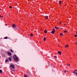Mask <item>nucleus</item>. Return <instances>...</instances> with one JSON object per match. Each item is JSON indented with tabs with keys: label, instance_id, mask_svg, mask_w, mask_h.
I'll list each match as a JSON object with an SVG mask.
<instances>
[{
	"label": "nucleus",
	"instance_id": "nucleus-1",
	"mask_svg": "<svg viewBox=\"0 0 77 77\" xmlns=\"http://www.w3.org/2000/svg\"><path fill=\"white\" fill-rule=\"evenodd\" d=\"M13 58L14 59V60L16 62H18V57L16 55H14L13 56Z\"/></svg>",
	"mask_w": 77,
	"mask_h": 77
},
{
	"label": "nucleus",
	"instance_id": "nucleus-2",
	"mask_svg": "<svg viewBox=\"0 0 77 77\" xmlns=\"http://www.w3.org/2000/svg\"><path fill=\"white\" fill-rule=\"evenodd\" d=\"M10 67H11L13 69H15V66L13 64H11L10 66Z\"/></svg>",
	"mask_w": 77,
	"mask_h": 77
},
{
	"label": "nucleus",
	"instance_id": "nucleus-3",
	"mask_svg": "<svg viewBox=\"0 0 77 77\" xmlns=\"http://www.w3.org/2000/svg\"><path fill=\"white\" fill-rule=\"evenodd\" d=\"M56 32L55 29H53L52 31L51 32V33L52 34H54V32Z\"/></svg>",
	"mask_w": 77,
	"mask_h": 77
},
{
	"label": "nucleus",
	"instance_id": "nucleus-4",
	"mask_svg": "<svg viewBox=\"0 0 77 77\" xmlns=\"http://www.w3.org/2000/svg\"><path fill=\"white\" fill-rule=\"evenodd\" d=\"M8 60H9V61H10V62H11V61H12V59L11 58L9 57L8 58Z\"/></svg>",
	"mask_w": 77,
	"mask_h": 77
},
{
	"label": "nucleus",
	"instance_id": "nucleus-5",
	"mask_svg": "<svg viewBox=\"0 0 77 77\" xmlns=\"http://www.w3.org/2000/svg\"><path fill=\"white\" fill-rule=\"evenodd\" d=\"M12 27L13 28H15L16 27V25L15 24H13L12 25Z\"/></svg>",
	"mask_w": 77,
	"mask_h": 77
},
{
	"label": "nucleus",
	"instance_id": "nucleus-6",
	"mask_svg": "<svg viewBox=\"0 0 77 77\" xmlns=\"http://www.w3.org/2000/svg\"><path fill=\"white\" fill-rule=\"evenodd\" d=\"M8 54L9 56H11V55H12V54L9 52H8Z\"/></svg>",
	"mask_w": 77,
	"mask_h": 77
},
{
	"label": "nucleus",
	"instance_id": "nucleus-7",
	"mask_svg": "<svg viewBox=\"0 0 77 77\" xmlns=\"http://www.w3.org/2000/svg\"><path fill=\"white\" fill-rule=\"evenodd\" d=\"M58 53L60 55H61V52H60V51H58Z\"/></svg>",
	"mask_w": 77,
	"mask_h": 77
},
{
	"label": "nucleus",
	"instance_id": "nucleus-8",
	"mask_svg": "<svg viewBox=\"0 0 77 77\" xmlns=\"http://www.w3.org/2000/svg\"><path fill=\"white\" fill-rule=\"evenodd\" d=\"M45 18L46 19V20H47L48 18V16H46L45 17Z\"/></svg>",
	"mask_w": 77,
	"mask_h": 77
},
{
	"label": "nucleus",
	"instance_id": "nucleus-9",
	"mask_svg": "<svg viewBox=\"0 0 77 77\" xmlns=\"http://www.w3.org/2000/svg\"><path fill=\"white\" fill-rule=\"evenodd\" d=\"M44 32L45 33H47V30L45 29L44 31Z\"/></svg>",
	"mask_w": 77,
	"mask_h": 77
},
{
	"label": "nucleus",
	"instance_id": "nucleus-10",
	"mask_svg": "<svg viewBox=\"0 0 77 77\" xmlns=\"http://www.w3.org/2000/svg\"><path fill=\"white\" fill-rule=\"evenodd\" d=\"M5 62H9V60L8 59H6L5 60Z\"/></svg>",
	"mask_w": 77,
	"mask_h": 77
},
{
	"label": "nucleus",
	"instance_id": "nucleus-11",
	"mask_svg": "<svg viewBox=\"0 0 77 77\" xmlns=\"http://www.w3.org/2000/svg\"><path fill=\"white\" fill-rule=\"evenodd\" d=\"M4 39H8V37H5L4 38Z\"/></svg>",
	"mask_w": 77,
	"mask_h": 77
},
{
	"label": "nucleus",
	"instance_id": "nucleus-12",
	"mask_svg": "<svg viewBox=\"0 0 77 77\" xmlns=\"http://www.w3.org/2000/svg\"><path fill=\"white\" fill-rule=\"evenodd\" d=\"M44 41H45V40L46 39V38L44 37V38H43Z\"/></svg>",
	"mask_w": 77,
	"mask_h": 77
},
{
	"label": "nucleus",
	"instance_id": "nucleus-13",
	"mask_svg": "<svg viewBox=\"0 0 77 77\" xmlns=\"http://www.w3.org/2000/svg\"><path fill=\"white\" fill-rule=\"evenodd\" d=\"M68 46V45L67 44L66 45H65V47L67 48V47Z\"/></svg>",
	"mask_w": 77,
	"mask_h": 77
},
{
	"label": "nucleus",
	"instance_id": "nucleus-14",
	"mask_svg": "<svg viewBox=\"0 0 77 77\" xmlns=\"http://www.w3.org/2000/svg\"><path fill=\"white\" fill-rule=\"evenodd\" d=\"M0 73H2V70L0 69Z\"/></svg>",
	"mask_w": 77,
	"mask_h": 77
},
{
	"label": "nucleus",
	"instance_id": "nucleus-15",
	"mask_svg": "<svg viewBox=\"0 0 77 77\" xmlns=\"http://www.w3.org/2000/svg\"><path fill=\"white\" fill-rule=\"evenodd\" d=\"M60 36H63V34L62 33H60Z\"/></svg>",
	"mask_w": 77,
	"mask_h": 77
},
{
	"label": "nucleus",
	"instance_id": "nucleus-16",
	"mask_svg": "<svg viewBox=\"0 0 77 77\" xmlns=\"http://www.w3.org/2000/svg\"><path fill=\"white\" fill-rule=\"evenodd\" d=\"M59 2V4H61V1H60Z\"/></svg>",
	"mask_w": 77,
	"mask_h": 77
},
{
	"label": "nucleus",
	"instance_id": "nucleus-17",
	"mask_svg": "<svg viewBox=\"0 0 77 77\" xmlns=\"http://www.w3.org/2000/svg\"><path fill=\"white\" fill-rule=\"evenodd\" d=\"M30 36H32H32H33V34H31L30 35Z\"/></svg>",
	"mask_w": 77,
	"mask_h": 77
},
{
	"label": "nucleus",
	"instance_id": "nucleus-18",
	"mask_svg": "<svg viewBox=\"0 0 77 77\" xmlns=\"http://www.w3.org/2000/svg\"><path fill=\"white\" fill-rule=\"evenodd\" d=\"M75 37H77V35L76 34H75L74 35Z\"/></svg>",
	"mask_w": 77,
	"mask_h": 77
},
{
	"label": "nucleus",
	"instance_id": "nucleus-19",
	"mask_svg": "<svg viewBox=\"0 0 77 77\" xmlns=\"http://www.w3.org/2000/svg\"><path fill=\"white\" fill-rule=\"evenodd\" d=\"M10 51H11V52L12 53H13L14 52H13V51H12V50H10Z\"/></svg>",
	"mask_w": 77,
	"mask_h": 77
},
{
	"label": "nucleus",
	"instance_id": "nucleus-20",
	"mask_svg": "<svg viewBox=\"0 0 77 77\" xmlns=\"http://www.w3.org/2000/svg\"><path fill=\"white\" fill-rule=\"evenodd\" d=\"M9 8L11 9H12V6H10Z\"/></svg>",
	"mask_w": 77,
	"mask_h": 77
},
{
	"label": "nucleus",
	"instance_id": "nucleus-21",
	"mask_svg": "<svg viewBox=\"0 0 77 77\" xmlns=\"http://www.w3.org/2000/svg\"><path fill=\"white\" fill-rule=\"evenodd\" d=\"M64 33H65L66 32H67L66 31H64Z\"/></svg>",
	"mask_w": 77,
	"mask_h": 77
},
{
	"label": "nucleus",
	"instance_id": "nucleus-22",
	"mask_svg": "<svg viewBox=\"0 0 77 77\" xmlns=\"http://www.w3.org/2000/svg\"><path fill=\"white\" fill-rule=\"evenodd\" d=\"M54 57H55V58H56V57H57V56H55Z\"/></svg>",
	"mask_w": 77,
	"mask_h": 77
},
{
	"label": "nucleus",
	"instance_id": "nucleus-23",
	"mask_svg": "<svg viewBox=\"0 0 77 77\" xmlns=\"http://www.w3.org/2000/svg\"><path fill=\"white\" fill-rule=\"evenodd\" d=\"M12 71H11V73H12V74H14V73H13V72H12Z\"/></svg>",
	"mask_w": 77,
	"mask_h": 77
},
{
	"label": "nucleus",
	"instance_id": "nucleus-24",
	"mask_svg": "<svg viewBox=\"0 0 77 77\" xmlns=\"http://www.w3.org/2000/svg\"><path fill=\"white\" fill-rule=\"evenodd\" d=\"M52 68H55V66H54L53 67H52Z\"/></svg>",
	"mask_w": 77,
	"mask_h": 77
},
{
	"label": "nucleus",
	"instance_id": "nucleus-25",
	"mask_svg": "<svg viewBox=\"0 0 77 77\" xmlns=\"http://www.w3.org/2000/svg\"><path fill=\"white\" fill-rule=\"evenodd\" d=\"M73 73H75V72H74V71H73Z\"/></svg>",
	"mask_w": 77,
	"mask_h": 77
},
{
	"label": "nucleus",
	"instance_id": "nucleus-26",
	"mask_svg": "<svg viewBox=\"0 0 77 77\" xmlns=\"http://www.w3.org/2000/svg\"><path fill=\"white\" fill-rule=\"evenodd\" d=\"M62 22H60L59 23V24H60V23H62Z\"/></svg>",
	"mask_w": 77,
	"mask_h": 77
},
{
	"label": "nucleus",
	"instance_id": "nucleus-27",
	"mask_svg": "<svg viewBox=\"0 0 77 77\" xmlns=\"http://www.w3.org/2000/svg\"><path fill=\"white\" fill-rule=\"evenodd\" d=\"M55 28H56V29H57V27L55 26Z\"/></svg>",
	"mask_w": 77,
	"mask_h": 77
},
{
	"label": "nucleus",
	"instance_id": "nucleus-28",
	"mask_svg": "<svg viewBox=\"0 0 77 77\" xmlns=\"http://www.w3.org/2000/svg\"><path fill=\"white\" fill-rule=\"evenodd\" d=\"M75 71H77V70H76V69H75Z\"/></svg>",
	"mask_w": 77,
	"mask_h": 77
},
{
	"label": "nucleus",
	"instance_id": "nucleus-29",
	"mask_svg": "<svg viewBox=\"0 0 77 77\" xmlns=\"http://www.w3.org/2000/svg\"><path fill=\"white\" fill-rule=\"evenodd\" d=\"M75 74H76V75H77V73L75 72Z\"/></svg>",
	"mask_w": 77,
	"mask_h": 77
},
{
	"label": "nucleus",
	"instance_id": "nucleus-30",
	"mask_svg": "<svg viewBox=\"0 0 77 77\" xmlns=\"http://www.w3.org/2000/svg\"><path fill=\"white\" fill-rule=\"evenodd\" d=\"M68 65H69V66H70V64H68Z\"/></svg>",
	"mask_w": 77,
	"mask_h": 77
},
{
	"label": "nucleus",
	"instance_id": "nucleus-31",
	"mask_svg": "<svg viewBox=\"0 0 77 77\" xmlns=\"http://www.w3.org/2000/svg\"><path fill=\"white\" fill-rule=\"evenodd\" d=\"M59 27L57 28V29H59Z\"/></svg>",
	"mask_w": 77,
	"mask_h": 77
},
{
	"label": "nucleus",
	"instance_id": "nucleus-32",
	"mask_svg": "<svg viewBox=\"0 0 77 77\" xmlns=\"http://www.w3.org/2000/svg\"><path fill=\"white\" fill-rule=\"evenodd\" d=\"M0 17H2V18H3V17H2V16H0Z\"/></svg>",
	"mask_w": 77,
	"mask_h": 77
},
{
	"label": "nucleus",
	"instance_id": "nucleus-33",
	"mask_svg": "<svg viewBox=\"0 0 77 77\" xmlns=\"http://www.w3.org/2000/svg\"><path fill=\"white\" fill-rule=\"evenodd\" d=\"M64 72L65 73H66V71H64Z\"/></svg>",
	"mask_w": 77,
	"mask_h": 77
},
{
	"label": "nucleus",
	"instance_id": "nucleus-34",
	"mask_svg": "<svg viewBox=\"0 0 77 77\" xmlns=\"http://www.w3.org/2000/svg\"><path fill=\"white\" fill-rule=\"evenodd\" d=\"M12 70V71H14V70Z\"/></svg>",
	"mask_w": 77,
	"mask_h": 77
},
{
	"label": "nucleus",
	"instance_id": "nucleus-35",
	"mask_svg": "<svg viewBox=\"0 0 77 77\" xmlns=\"http://www.w3.org/2000/svg\"><path fill=\"white\" fill-rule=\"evenodd\" d=\"M64 26H65V25H66V24H64Z\"/></svg>",
	"mask_w": 77,
	"mask_h": 77
},
{
	"label": "nucleus",
	"instance_id": "nucleus-36",
	"mask_svg": "<svg viewBox=\"0 0 77 77\" xmlns=\"http://www.w3.org/2000/svg\"><path fill=\"white\" fill-rule=\"evenodd\" d=\"M75 44H76L77 45V42H75Z\"/></svg>",
	"mask_w": 77,
	"mask_h": 77
},
{
	"label": "nucleus",
	"instance_id": "nucleus-37",
	"mask_svg": "<svg viewBox=\"0 0 77 77\" xmlns=\"http://www.w3.org/2000/svg\"><path fill=\"white\" fill-rule=\"evenodd\" d=\"M5 25H6V26H7V24H5Z\"/></svg>",
	"mask_w": 77,
	"mask_h": 77
},
{
	"label": "nucleus",
	"instance_id": "nucleus-38",
	"mask_svg": "<svg viewBox=\"0 0 77 77\" xmlns=\"http://www.w3.org/2000/svg\"><path fill=\"white\" fill-rule=\"evenodd\" d=\"M67 66H68V64H67Z\"/></svg>",
	"mask_w": 77,
	"mask_h": 77
},
{
	"label": "nucleus",
	"instance_id": "nucleus-39",
	"mask_svg": "<svg viewBox=\"0 0 77 77\" xmlns=\"http://www.w3.org/2000/svg\"><path fill=\"white\" fill-rule=\"evenodd\" d=\"M0 11H1V9L0 8Z\"/></svg>",
	"mask_w": 77,
	"mask_h": 77
},
{
	"label": "nucleus",
	"instance_id": "nucleus-40",
	"mask_svg": "<svg viewBox=\"0 0 77 77\" xmlns=\"http://www.w3.org/2000/svg\"><path fill=\"white\" fill-rule=\"evenodd\" d=\"M76 34H77V32H76Z\"/></svg>",
	"mask_w": 77,
	"mask_h": 77
},
{
	"label": "nucleus",
	"instance_id": "nucleus-41",
	"mask_svg": "<svg viewBox=\"0 0 77 77\" xmlns=\"http://www.w3.org/2000/svg\"><path fill=\"white\" fill-rule=\"evenodd\" d=\"M0 58H1V57H0Z\"/></svg>",
	"mask_w": 77,
	"mask_h": 77
},
{
	"label": "nucleus",
	"instance_id": "nucleus-42",
	"mask_svg": "<svg viewBox=\"0 0 77 77\" xmlns=\"http://www.w3.org/2000/svg\"><path fill=\"white\" fill-rule=\"evenodd\" d=\"M48 66H50V65H48Z\"/></svg>",
	"mask_w": 77,
	"mask_h": 77
},
{
	"label": "nucleus",
	"instance_id": "nucleus-43",
	"mask_svg": "<svg viewBox=\"0 0 77 77\" xmlns=\"http://www.w3.org/2000/svg\"><path fill=\"white\" fill-rule=\"evenodd\" d=\"M61 29H62V28H61Z\"/></svg>",
	"mask_w": 77,
	"mask_h": 77
},
{
	"label": "nucleus",
	"instance_id": "nucleus-44",
	"mask_svg": "<svg viewBox=\"0 0 77 77\" xmlns=\"http://www.w3.org/2000/svg\"><path fill=\"white\" fill-rule=\"evenodd\" d=\"M1 16H0V17Z\"/></svg>",
	"mask_w": 77,
	"mask_h": 77
}]
</instances>
